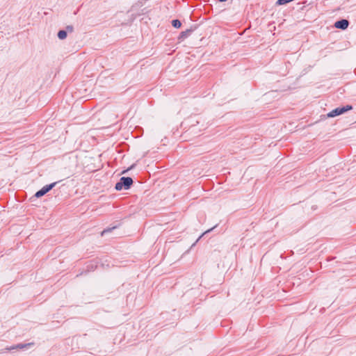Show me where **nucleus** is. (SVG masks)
<instances>
[{"label": "nucleus", "instance_id": "1", "mask_svg": "<svg viewBox=\"0 0 356 356\" xmlns=\"http://www.w3.org/2000/svg\"><path fill=\"white\" fill-rule=\"evenodd\" d=\"M133 184V180L131 177H122L120 181L115 184V189L117 191H121L122 189H128Z\"/></svg>", "mask_w": 356, "mask_h": 356}, {"label": "nucleus", "instance_id": "2", "mask_svg": "<svg viewBox=\"0 0 356 356\" xmlns=\"http://www.w3.org/2000/svg\"><path fill=\"white\" fill-rule=\"evenodd\" d=\"M352 109H353V107H352V106H350V105H346V106H343V107H339V108H337L332 110L330 113H328L327 116L328 118H334L337 115H341L348 111H350Z\"/></svg>", "mask_w": 356, "mask_h": 356}, {"label": "nucleus", "instance_id": "3", "mask_svg": "<svg viewBox=\"0 0 356 356\" xmlns=\"http://www.w3.org/2000/svg\"><path fill=\"white\" fill-rule=\"evenodd\" d=\"M57 182L51 183L49 185H46L44 187L42 188L40 191H38L35 194V196L36 197H40L45 195L47 192H49L50 190H51L56 185Z\"/></svg>", "mask_w": 356, "mask_h": 356}, {"label": "nucleus", "instance_id": "4", "mask_svg": "<svg viewBox=\"0 0 356 356\" xmlns=\"http://www.w3.org/2000/svg\"><path fill=\"white\" fill-rule=\"evenodd\" d=\"M334 26L337 29H346L348 26V22L346 19H342L335 22Z\"/></svg>", "mask_w": 356, "mask_h": 356}, {"label": "nucleus", "instance_id": "5", "mask_svg": "<svg viewBox=\"0 0 356 356\" xmlns=\"http://www.w3.org/2000/svg\"><path fill=\"white\" fill-rule=\"evenodd\" d=\"M34 345L33 343H19L16 345L17 349H24L32 347Z\"/></svg>", "mask_w": 356, "mask_h": 356}, {"label": "nucleus", "instance_id": "6", "mask_svg": "<svg viewBox=\"0 0 356 356\" xmlns=\"http://www.w3.org/2000/svg\"><path fill=\"white\" fill-rule=\"evenodd\" d=\"M58 37L59 39L60 40H64L65 38H66L67 37V33L65 31H60L58 33Z\"/></svg>", "mask_w": 356, "mask_h": 356}, {"label": "nucleus", "instance_id": "7", "mask_svg": "<svg viewBox=\"0 0 356 356\" xmlns=\"http://www.w3.org/2000/svg\"><path fill=\"white\" fill-rule=\"evenodd\" d=\"M172 24L175 28H179L181 25V22L178 19L172 20Z\"/></svg>", "mask_w": 356, "mask_h": 356}, {"label": "nucleus", "instance_id": "8", "mask_svg": "<svg viewBox=\"0 0 356 356\" xmlns=\"http://www.w3.org/2000/svg\"><path fill=\"white\" fill-rule=\"evenodd\" d=\"M17 349V347L16 346H10V347H6L5 348L6 350L7 351H11V350H16Z\"/></svg>", "mask_w": 356, "mask_h": 356}, {"label": "nucleus", "instance_id": "9", "mask_svg": "<svg viewBox=\"0 0 356 356\" xmlns=\"http://www.w3.org/2000/svg\"><path fill=\"white\" fill-rule=\"evenodd\" d=\"M190 33V31H187L186 32L182 33V36L185 37L187 36V35Z\"/></svg>", "mask_w": 356, "mask_h": 356}]
</instances>
